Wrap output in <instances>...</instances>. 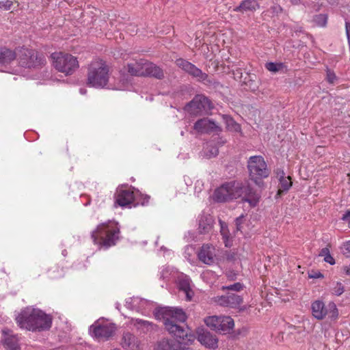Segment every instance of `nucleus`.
Listing matches in <instances>:
<instances>
[{
    "mask_svg": "<svg viewBox=\"0 0 350 350\" xmlns=\"http://www.w3.org/2000/svg\"><path fill=\"white\" fill-rule=\"evenodd\" d=\"M214 225V219L211 215L202 214L198 217V231L200 234H208Z\"/></svg>",
    "mask_w": 350,
    "mask_h": 350,
    "instance_id": "obj_21",
    "label": "nucleus"
},
{
    "mask_svg": "<svg viewBox=\"0 0 350 350\" xmlns=\"http://www.w3.org/2000/svg\"><path fill=\"white\" fill-rule=\"evenodd\" d=\"M139 204V202H137V203L134 204V206H136L137 204Z\"/></svg>",
    "mask_w": 350,
    "mask_h": 350,
    "instance_id": "obj_55",
    "label": "nucleus"
},
{
    "mask_svg": "<svg viewBox=\"0 0 350 350\" xmlns=\"http://www.w3.org/2000/svg\"><path fill=\"white\" fill-rule=\"evenodd\" d=\"M343 292H344V286L342 285V284L340 282H336L334 287L332 289V293L334 295L339 296V295H342L343 293Z\"/></svg>",
    "mask_w": 350,
    "mask_h": 350,
    "instance_id": "obj_39",
    "label": "nucleus"
},
{
    "mask_svg": "<svg viewBox=\"0 0 350 350\" xmlns=\"http://www.w3.org/2000/svg\"><path fill=\"white\" fill-rule=\"evenodd\" d=\"M327 15L325 14H317L314 16L313 21L319 27H325L327 23Z\"/></svg>",
    "mask_w": 350,
    "mask_h": 350,
    "instance_id": "obj_33",
    "label": "nucleus"
},
{
    "mask_svg": "<svg viewBox=\"0 0 350 350\" xmlns=\"http://www.w3.org/2000/svg\"><path fill=\"white\" fill-rule=\"evenodd\" d=\"M16 59L21 67L29 69L40 68L46 62L42 53L34 49L24 47L17 49Z\"/></svg>",
    "mask_w": 350,
    "mask_h": 350,
    "instance_id": "obj_6",
    "label": "nucleus"
},
{
    "mask_svg": "<svg viewBox=\"0 0 350 350\" xmlns=\"http://www.w3.org/2000/svg\"><path fill=\"white\" fill-rule=\"evenodd\" d=\"M324 260L325 262L333 265L335 264V260L334 259V258L331 256V254H329L328 256H327L325 258H324Z\"/></svg>",
    "mask_w": 350,
    "mask_h": 350,
    "instance_id": "obj_47",
    "label": "nucleus"
},
{
    "mask_svg": "<svg viewBox=\"0 0 350 350\" xmlns=\"http://www.w3.org/2000/svg\"><path fill=\"white\" fill-rule=\"evenodd\" d=\"M51 57L53 59V66L55 69L66 75H72L79 66L77 57L70 54L53 53Z\"/></svg>",
    "mask_w": 350,
    "mask_h": 350,
    "instance_id": "obj_8",
    "label": "nucleus"
},
{
    "mask_svg": "<svg viewBox=\"0 0 350 350\" xmlns=\"http://www.w3.org/2000/svg\"><path fill=\"white\" fill-rule=\"evenodd\" d=\"M109 80V67L103 59L93 60L88 67L87 84L95 88L107 87Z\"/></svg>",
    "mask_w": 350,
    "mask_h": 350,
    "instance_id": "obj_5",
    "label": "nucleus"
},
{
    "mask_svg": "<svg viewBox=\"0 0 350 350\" xmlns=\"http://www.w3.org/2000/svg\"><path fill=\"white\" fill-rule=\"evenodd\" d=\"M172 270L169 267H163L159 273L160 279L163 280H168L172 275Z\"/></svg>",
    "mask_w": 350,
    "mask_h": 350,
    "instance_id": "obj_38",
    "label": "nucleus"
},
{
    "mask_svg": "<svg viewBox=\"0 0 350 350\" xmlns=\"http://www.w3.org/2000/svg\"><path fill=\"white\" fill-rule=\"evenodd\" d=\"M224 119L225 120L226 128L230 131L240 132L241 126L237 123L231 117L224 116Z\"/></svg>",
    "mask_w": 350,
    "mask_h": 350,
    "instance_id": "obj_30",
    "label": "nucleus"
},
{
    "mask_svg": "<svg viewBox=\"0 0 350 350\" xmlns=\"http://www.w3.org/2000/svg\"><path fill=\"white\" fill-rule=\"evenodd\" d=\"M129 83L130 81L128 79V77L122 75L120 81L117 84L111 85V87L109 86L108 88L116 90H124L128 86Z\"/></svg>",
    "mask_w": 350,
    "mask_h": 350,
    "instance_id": "obj_32",
    "label": "nucleus"
},
{
    "mask_svg": "<svg viewBox=\"0 0 350 350\" xmlns=\"http://www.w3.org/2000/svg\"><path fill=\"white\" fill-rule=\"evenodd\" d=\"M120 234L118 223L109 220L98 225L91 232V238L95 245L100 248L108 249L116 244L120 239Z\"/></svg>",
    "mask_w": 350,
    "mask_h": 350,
    "instance_id": "obj_4",
    "label": "nucleus"
},
{
    "mask_svg": "<svg viewBox=\"0 0 350 350\" xmlns=\"http://www.w3.org/2000/svg\"><path fill=\"white\" fill-rule=\"evenodd\" d=\"M337 77L334 72L329 70L327 71V80L329 83H334Z\"/></svg>",
    "mask_w": 350,
    "mask_h": 350,
    "instance_id": "obj_41",
    "label": "nucleus"
},
{
    "mask_svg": "<svg viewBox=\"0 0 350 350\" xmlns=\"http://www.w3.org/2000/svg\"><path fill=\"white\" fill-rule=\"evenodd\" d=\"M197 333L198 340L202 345L213 349L217 347L218 339L215 335L203 329H199Z\"/></svg>",
    "mask_w": 350,
    "mask_h": 350,
    "instance_id": "obj_18",
    "label": "nucleus"
},
{
    "mask_svg": "<svg viewBox=\"0 0 350 350\" xmlns=\"http://www.w3.org/2000/svg\"><path fill=\"white\" fill-rule=\"evenodd\" d=\"M284 67L282 63L269 62L265 64V68L270 72H277Z\"/></svg>",
    "mask_w": 350,
    "mask_h": 350,
    "instance_id": "obj_34",
    "label": "nucleus"
},
{
    "mask_svg": "<svg viewBox=\"0 0 350 350\" xmlns=\"http://www.w3.org/2000/svg\"><path fill=\"white\" fill-rule=\"evenodd\" d=\"M343 221H348L349 227L350 228V210H348L342 217Z\"/></svg>",
    "mask_w": 350,
    "mask_h": 350,
    "instance_id": "obj_46",
    "label": "nucleus"
},
{
    "mask_svg": "<svg viewBox=\"0 0 350 350\" xmlns=\"http://www.w3.org/2000/svg\"><path fill=\"white\" fill-rule=\"evenodd\" d=\"M137 198V194L131 189H124L123 187H119L115 196L116 203L122 207L134 203Z\"/></svg>",
    "mask_w": 350,
    "mask_h": 350,
    "instance_id": "obj_14",
    "label": "nucleus"
},
{
    "mask_svg": "<svg viewBox=\"0 0 350 350\" xmlns=\"http://www.w3.org/2000/svg\"><path fill=\"white\" fill-rule=\"evenodd\" d=\"M240 197L252 207L256 206L260 200V195L249 184L243 185L238 181L226 183L214 192V199L218 202L230 201Z\"/></svg>",
    "mask_w": 350,
    "mask_h": 350,
    "instance_id": "obj_1",
    "label": "nucleus"
},
{
    "mask_svg": "<svg viewBox=\"0 0 350 350\" xmlns=\"http://www.w3.org/2000/svg\"><path fill=\"white\" fill-rule=\"evenodd\" d=\"M1 8V3H0V8Z\"/></svg>",
    "mask_w": 350,
    "mask_h": 350,
    "instance_id": "obj_56",
    "label": "nucleus"
},
{
    "mask_svg": "<svg viewBox=\"0 0 350 350\" xmlns=\"http://www.w3.org/2000/svg\"><path fill=\"white\" fill-rule=\"evenodd\" d=\"M243 285L240 282H237L232 285H229V286L223 287L224 289L234 291H237V292L240 291L241 290L243 289Z\"/></svg>",
    "mask_w": 350,
    "mask_h": 350,
    "instance_id": "obj_40",
    "label": "nucleus"
},
{
    "mask_svg": "<svg viewBox=\"0 0 350 350\" xmlns=\"http://www.w3.org/2000/svg\"><path fill=\"white\" fill-rule=\"evenodd\" d=\"M86 92V90L83 89V88H81L80 89V93L82 94H85Z\"/></svg>",
    "mask_w": 350,
    "mask_h": 350,
    "instance_id": "obj_53",
    "label": "nucleus"
},
{
    "mask_svg": "<svg viewBox=\"0 0 350 350\" xmlns=\"http://www.w3.org/2000/svg\"><path fill=\"white\" fill-rule=\"evenodd\" d=\"M139 303L144 304L146 301L139 297H130L127 299L126 301V305H131V306L129 307L131 308H136L137 305Z\"/></svg>",
    "mask_w": 350,
    "mask_h": 350,
    "instance_id": "obj_36",
    "label": "nucleus"
},
{
    "mask_svg": "<svg viewBox=\"0 0 350 350\" xmlns=\"http://www.w3.org/2000/svg\"><path fill=\"white\" fill-rule=\"evenodd\" d=\"M16 58V51L0 46V66H6Z\"/></svg>",
    "mask_w": 350,
    "mask_h": 350,
    "instance_id": "obj_22",
    "label": "nucleus"
},
{
    "mask_svg": "<svg viewBox=\"0 0 350 350\" xmlns=\"http://www.w3.org/2000/svg\"><path fill=\"white\" fill-rule=\"evenodd\" d=\"M343 252L345 254H350V241L343 245Z\"/></svg>",
    "mask_w": 350,
    "mask_h": 350,
    "instance_id": "obj_48",
    "label": "nucleus"
},
{
    "mask_svg": "<svg viewBox=\"0 0 350 350\" xmlns=\"http://www.w3.org/2000/svg\"><path fill=\"white\" fill-rule=\"evenodd\" d=\"M147 60L140 59L129 62L126 66L127 72L135 77H144L145 68L146 67Z\"/></svg>",
    "mask_w": 350,
    "mask_h": 350,
    "instance_id": "obj_19",
    "label": "nucleus"
},
{
    "mask_svg": "<svg viewBox=\"0 0 350 350\" xmlns=\"http://www.w3.org/2000/svg\"><path fill=\"white\" fill-rule=\"evenodd\" d=\"M243 218L244 215H241L235 219V225L237 231L241 230V224H243Z\"/></svg>",
    "mask_w": 350,
    "mask_h": 350,
    "instance_id": "obj_42",
    "label": "nucleus"
},
{
    "mask_svg": "<svg viewBox=\"0 0 350 350\" xmlns=\"http://www.w3.org/2000/svg\"><path fill=\"white\" fill-rule=\"evenodd\" d=\"M329 254H330V252L329 249L327 247L321 249V250L319 252V256H323L324 258H325Z\"/></svg>",
    "mask_w": 350,
    "mask_h": 350,
    "instance_id": "obj_44",
    "label": "nucleus"
},
{
    "mask_svg": "<svg viewBox=\"0 0 350 350\" xmlns=\"http://www.w3.org/2000/svg\"><path fill=\"white\" fill-rule=\"evenodd\" d=\"M204 148V154L208 158L215 157L219 153L218 148L211 142L207 143Z\"/></svg>",
    "mask_w": 350,
    "mask_h": 350,
    "instance_id": "obj_31",
    "label": "nucleus"
},
{
    "mask_svg": "<svg viewBox=\"0 0 350 350\" xmlns=\"http://www.w3.org/2000/svg\"><path fill=\"white\" fill-rule=\"evenodd\" d=\"M193 129L199 133H211L221 131L214 121L208 118H202L197 120L193 125Z\"/></svg>",
    "mask_w": 350,
    "mask_h": 350,
    "instance_id": "obj_15",
    "label": "nucleus"
},
{
    "mask_svg": "<svg viewBox=\"0 0 350 350\" xmlns=\"http://www.w3.org/2000/svg\"><path fill=\"white\" fill-rule=\"evenodd\" d=\"M282 177L283 176L280 175V178L279 180L280 183L278 186L279 188L277 195H281L282 192L287 191L292 186V182L290 176H286L285 178Z\"/></svg>",
    "mask_w": 350,
    "mask_h": 350,
    "instance_id": "obj_27",
    "label": "nucleus"
},
{
    "mask_svg": "<svg viewBox=\"0 0 350 350\" xmlns=\"http://www.w3.org/2000/svg\"><path fill=\"white\" fill-rule=\"evenodd\" d=\"M1 3V8H3L5 10H10L12 5V1L10 0H7L5 1H0Z\"/></svg>",
    "mask_w": 350,
    "mask_h": 350,
    "instance_id": "obj_43",
    "label": "nucleus"
},
{
    "mask_svg": "<svg viewBox=\"0 0 350 350\" xmlns=\"http://www.w3.org/2000/svg\"><path fill=\"white\" fill-rule=\"evenodd\" d=\"M115 331V324L105 321H97L90 327L91 335L99 340L109 339Z\"/></svg>",
    "mask_w": 350,
    "mask_h": 350,
    "instance_id": "obj_12",
    "label": "nucleus"
},
{
    "mask_svg": "<svg viewBox=\"0 0 350 350\" xmlns=\"http://www.w3.org/2000/svg\"><path fill=\"white\" fill-rule=\"evenodd\" d=\"M344 270L347 275H350V264L348 266L345 267Z\"/></svg>",
    "mask_w": 350,
    "mask_h": 350,
    "instance_id": "obj_51",
    "label": "nucleus"
},
{
    "mask_svg": "<svg viewBox=\"0 0 350 350\" xmlns=\"http://www.w3.org/2000/svg\"><path fill=\"white\" fill-rule=\"evenodd\" d=\"M312 316L317 320H323L327 316L332 319H335L338 315V309L334 303H329L327 306L320 300H316L311 304Z\"/></svg>",
    "mask_w": 350,
    "mask_h": 350,
    "instance_id": "obj_10",
    "label": "nucleus"
},
{
    "mask_svg": "<svg viewBox=\"0 0 350 350\" xmlns=\"http://www.w3.org/2000/svg\"><path fill=\"white\" fill-rule=\"evenodd\" d=\"M280 175H282V176H283V177H282V178H285V177H286V176H285V173H284V172L283 170H277V176L278 177V178H279V179L280 178Z\"/></svg>",
    "mask_w": 350,
    "mask_h": 350,
    "instance_id": "obj_50",
    "label": "nucleus"
},
{
    "mask_svg": "<svg viewBox=\"0 0 350 350\" xmlns=\"http://www.w3.org/2000/svg\"><path fill=\"white\" fill-rule=\"evenodd\" d=\"M178 288L180 291L185 293L187 301H191L193 295L190 286V280L187 276H183L180 278L178 283Z\"/></svg>",
    "mask_w": 350,
    "mask_h": 350,
    "instance_id": "obj_24",
    "label": "nucleus"
},
{
    "mask_svg": "<svg viewBox=\"0 0 350 350\" xmlns=\"http://www.w3.org/2000/svg\"><path fill=\"white\" fill-rule=\"evenodd\" d=\"M113 350H120V349H113Z\"/></svg>",
    "mask_w": 350,
    "mask_h": 350,
    "instance_id": "obj_57",
    "label": "nucleus"
},
{
    "mask_svg": "<svg viewBox=\"0 0 350 350\" xmlns=\"http://www.w3.org/2000/svg\"><path fill=\"white\" fill-rule=\"evenodd\" d=\"M132 321L135 326H137L138 329H142L144 332L153 329L154 325L150 321L140 319H133Z\"/></svg>",
    "mask_w": 350,
    "mask_h": 350,
    "instance_id": "obj_28",
    "label": "nucleus"
},
{
    "mask_svg": "<svg viewBox=\"0 0 350 350\" xmlns=\"http://www.w3.org/2000/svg\"><path fill=\"white\" fill-rule=\"evenodd\" d=\"M134 341V336L130 333L124 334L122 338V347L124 348L129 347Z\"/></svg>",
    "mask_w": 350,
    "mask_h": 350,
    "instance_id": "obj_37",
    "label": "nucleus"
},
{
    "mask_svg": "<svg viewBox=\"0 0 350 350\" xmlns=\"http://www.w3.org/2000/svg\"><path fill=\"white\" fill-rule=\"evenodd\" d=\"M213 108L210 100L203 95H196L187 105L185 110L192 116H203Z\"/></svg>",
    "mask_w": 350,
    "mask_h": 350,
    "instance_id": "obj_9",
    "label": "nucleus"
},
{
    "mask_svg": "<svg viewBox=\"0 0 350 350\" xmlns=\"http://www.w3.org/2000/svg\"><path fill=\"white\" fill-rule=\"evenodd\" d=\"M217 302L224 306L237 308L243 302V298L234 293H228L218 298Z\"/></svg>",
    "mask_w": 350,
    "mask_h": 350,
    "instance_id": "obj_20",
    "label": "nucleus"
},
{
    "mask_svg": "<svg viewBox=\"0 0 350 350\" xmlns=\"http://www.w3.org/2000/svg\"><path fill=\"white\" fill-rule=\"evenodd\" d=\"M62 254H63V256H66L67 255V251L66 250H64L62 251Z\"/></svg>",
    "mask_w": 350,
    "mask_h": 350,
    "instance_id": "obj_54",
    "label": "nucleus"
},
{
    "mask_svg": "<svg viewBox=\"0 0 350 350\" xmlns=\"http://www.w3.org/2000/svg\"><path fill=\"white\" fill-rule=\"evenodd\" d=\"M258 8L259 5L256 0H245L239 6L235 7L234 11L240 12H254Z\"/></svg>",
    "mask_w": 350,
    "mask_h": 350,
    "instance_id": "obj_26",
    "label": "nucleus"
},
{
    "mask_svg": "<svg viewBox=\"0 0 350 350\" xmlns=\"http://www.w3.org/2000/svg\"><path fill=\"white\" fill-rule=\"evenodd\" d=\"M198 258L202 262L211 265L215 262V248L211 244H204L198 252Z\"/></svg>",
    "mask_w": 350,
    "mask_h": 350,
    "instance_id": "obj_17",
    "label": "nucleus"
},
{
    "mask_svg": "<svg viewBox=\"0 0 350 350\" xmlns=\"http://www.w3.org/2000/svg\"><path fill=\"white\" fill-rule=\"evenodd\" d=\"M345 31H346L348 42H350V23L348 21L345 22Z\"/></svg>",
    "mask_w": 350,
    "mask_h": 350,
    "instance_id": "obj_45",
    "label": "nucleus"
},
{
    "mask_svg": "<svg viewBox=\"0 0 350 350\" xmlns=\"http://www.w3.org/2000/svg\"><path fill=\"white\" fill-rule=\"evenodd\" d=\"M176 64L185 72L196 78L198 81H205L208 79V75L203 72L202 70L184 59L179 58L176 59Z\"/></svg>",
    "mask_w": 350,
    "mask_h": 350,
    "instance_id": "obj_13",
    "label": "nucleus"
},
{
    "mask_svg": "<svg viewBox=\"0 0 350 350\" xmlns=\"http://www.w3.org/2000/svg\"><path fill=\"white\" fill-rule=\"evenodd\" d=\"M47 273L49 278L53 280L57 279L64 275V270L57 265H54L49 269Z\"/></svg>",
    "mask_w": 350,
    "mask_h": 350,
    "instance_id": "obj_29",
    "label": "nucleus"
},
{
    "mask_svg": "<svg viewBox=\"0 0 350 350\" xmlns=\"http://www.w3.org/2000/svg\"><path fill=\"white\" fill-rule=\"evenodd\" d=\"M155 350H193L183 342L174 339L163 338L159 340Z\"/></svg>",
    "mask_w": 350,
    "mask_h": 350,
    "instance_id": "obj_16",
    "label": "nucleus"
},
{
    "mask_svg": "<svg viewBox=\"0 0 350 350\" xmlns=\"http://www.w3.org/2000/svg\"><path fill=\"white\" fill-rule=\"evenodd\" d=\"M206 325L217 332H228L234 327V323L230 317H208L204 319Z\"/></svg>",
    "mask_w": 350,
    "mask_h": 350,
    "instance_id": "obj_11",
    "label": "nucleus"
},
{
    "mask_svg": "<svg viewBox=\"0 0 350 350\" xmlns=\"http://www.w3.org/2000/svg\"><path fill=\"white\" fill-rule=\"evenodd\" d=\"M3 332L7 336L5 338V345L10 350H20L17 336L12 334V331L9 329L3 330Z\"/></svg>",
    "mask_w": 350,
    "mask_h": 350,
    "instance_id": "obj_25",
    "label": "nucleus"
},
{
    "mask_svg": "<svg viewBox=\"0 0 350 350\" xmlns=\"http://www.w3.org/2000/svg\"><path fill=\"white\" fill-rule=\"evenodd\" d=\"M161 316L165 329L174 336L192 342L195 336L190 333L188 328L181 326L179 323H184L187 317L182 309L171 307L162 308L159 310Z\"/></svg>",
    "mask_w": 350,
    "mask_h": 350,
    "instance_id": "obj_3",
    "label": "nucleus"
},
{
    "mask_svg": "<svg viewBox=\"0 0 350 350\" xmlns=\"http://www.w3.org/2000/svg\"><path fill=\"white\" fill-rule=\"evenodd\" d=\"M15 321L21 329L40 332L51 327L53 317L39 308L29 306L21 310L16 316Z\"/></svg>",
    "mask_w": 350,
    "mask_h": 350,
    "instance_id": "obj_2",
    "label": "nucleus"
},
{
    "mask_svg": "<svg viewBox=\"0 0 350 350\" xmlns=\"http://www.w3.org/2000/svg\"><path fill=\"white\" fill-rule=\"evenodd\" d=\"M219 224H220V232L222 235L223 238L225 240V242H227L228 237H229V231L228 229V226L226 224L224 221H222L221 220H219ZM226 246H228L227 243H226Z\"/></svg>",
    "mask_w": 350,
    "mask_h": 350,
    "instance_id": "obj_35",
    "label": "nucleus"
},
{
    "mask_svg": "<svg viewBox=\"0 0 350 350\" xmlns=\"http://www.w3.org/2000/svg\"><path fill=\"white\" fill-rule=\"evenodd\" d=\"M144 77H154L157 79H163L165 75L161 67L147 61Z\"/></svg>",
    "mask_w": 350,
    "mask_h": 350,
    "instance_id": "obj_23",
    "label": "nucleus"
},
{
    "mask_svg": "<svg viewBox=\"0 0 350 350\" xmlns=\"http://www.w3.org/2000/svg\"><path fill=\"white\" fill-rule=\"evenodd\" d=\"M249 178L258 187L263 186L264 178L269 176L270 171L262 156H252L247 161Z\"/></svg>",
    "mask_w": 350,
    "mask_h": 350,
    "instance_id": "obj_7",
    "label": "nucleus"
},
{
    "mask_svg": "<svg viewBox=\"0 0 350 350\" xmlns=\"http://www.w3.org/2000/svg\"><path fill=\"white\" fill-rule=\"evenodd\" d=\"M141 198L142 199V201L140 202L142 205L144 206L148 203L150 199V197L148 196H142Z\"/></svg>",
    "mask_w": 350,
    "mask_h": 350,
    "instance_id": "obj_49",
    "label": "nucleus"
},
{
    "mask_svg": "<svg viewBox=\"0 0 350 350\" xmlns=\"http://www.w3.org/2000/svg\"><path fill=\"white\" fill-rule=\"evenodd\" d=\"M310 277L312 278H323V275L321 273H319L314 275H310Z\"/></svg>",
    "mask_w": 350,
    "mask_h": 350,
    "instance_id": "obj_52",
    "label": "nucleus"
}]
</instances>
